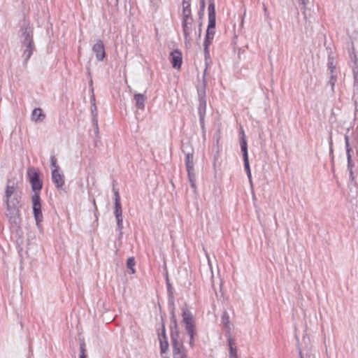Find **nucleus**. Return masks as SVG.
I'll return each instance as SVG.
<instances>
[{
	"instance_id": "obj_1",
	"label": "nucleus",
	"mask_w": 358,
	"mask_h": 358,
	"mask_svg": "<svg viewBox=\"0 0 358 358\" xmlns=\"http://www.w3.org/2000/svg\"><path fill=\"white\" fill-rule=\"evenodd\" d=\"M4 202L6 206V216L12 227L19 228L21 223L22 192L14 185H7Z\"/></svg>"
},
{
	"instance_id": "obj_2",
	"label": "nucleus",
	"mask_w": 358,
	"mask_h": 358,
	"mask_svg": "<svg viewBox=\"0 0 358 358\" xmlns=\"http://www.w3.org/2000/svg\"><path fill=\"white\" fill-rule=\"evenodd\" d=\"M27 177L31 185L32 191L34 192L31 196V201L36 225L40 231H42L41 222L43 220V216L41 210L40 192L43 187V181L40 178L39 171L33 167L28 169Z\"/></svg>"
},
{
	"instance_id": "obj_3",
	"label": "nucleus",
	"mask_w": 358,
	"mask_h": 358,
	"mask_svg": "<svg viewBox=\"0 0 358 358\" xmlns=\"http://www.w3.org/2000/svg\"><path fill=\"white\" fill-rule=\"evenodd\" d=\"M171 342L173 348V358H187V354L180 339V331L176 317H171Z\"/></svg>"
},
{
	"instance_id": "obj_4",
	"label": "nucleus",
	"mask_w": 358,
	"mask_h": 358,
	"mask_svg": "<svg viewBox=\"0 0 358 358\" xmlns=\"http://www.w3.org/2000/svg\"><path fill=\"white\" fill-rule=\"evenodd\" d=\"M182 322L189 337V345L191 348L194 347V336L196 333L195 320L192 312L187 307L182 308Z\"/></svg>"
},
{
	"instance_id": "obj_5",
	"label": "nucleus",
	"mask_w": 358,
	"mask_h": 358,
	"mask_svg": "<svg viewBox=\"0 0 358 358\" xmlns=\"http://www.w3.org/2000/svg\"><path fill=\"white\" fill-rule=\"evenodd\" d=\"M240 146L243 153V158L244 162V168L246 171L248 178L250 183H252V176L249 164L248 152V143L245 132L242 128H241V137H240Z\"/></svg>"
},
{
	"instance_id": "obj_6",
	"label": "nucleus",
	"mask_w": 358,
	"mask_h": 358,
	"mask_svg": "<svg viewBox=\"0 0 358 358\" xmlns=\"http://www.w3.org/2000/svg\"><path fill=\"white\" fill-rule=\"evenodd\" d=\"M20 43L24 44L34 41V30L28 24L24 23L21 27Z\"/></svg>"
},
{
	"instance_id": "obj_7",
	"label": "nucleus",
	"mask_w": 358,
	"mask_h": 358,
	"mask_svg": "<svg viewBox=\"0 0 358 358\" xmlns=\"http://www.w3.org/2000/svg\"><path fill=\"white\" fill-rule=\"evenodd\" d=\"M198 114L199 116L206 115V91L205 86L203 88H198Z\"/></svg>"
},
{
	"instance_id": "obj_8",
	"label": "nucleus",
	"mask_w": 358,
	"mask_h": 358,
	"mask_svg": "<svg viewBox=\"0 0 358 358\" xmlns=\"http://www.w3.org/2000/svg\"><path fill=\"white\" fill-rule=\"evenodd\" d=\"M21 45L22 48V57L23 58V64L24 66H27L29 59L31 58L36 49L34 41L25 43Z\"/></svg>"
},
{
	"instance_id": "obj_9",
	"label": "nucleus",
	"mask_w": 358,
	"mask_h": 358,
	"mask_svg": "<svg viewBox=\"0 0 358 358\" xmlns=\"http://www.w3.org/2000/svg\"><path fill=\"white\" fill-rule=\"evenodd\" d=\"M92 51L95 54L97 61L101 62L103 60L106 56V51L104 44L101 40H96L92 46Z\"/></svg>"
},
{
	"instance_id": "obj_10",
	"label": "nucleus",
	"mask_w": 358,
	"mask_h": 358,
	"mask_svg": "<svg viewBox=\"0 0 358 358\" xmlns=\"http://www.w3.org/2000/svg\"><path fill=\"white\" fill-rule=\"evenodd\" d=\"M166 287H167V293H168V303L171 308V317L173 316L176 317V315H175V298H174V294H173V287H172L171 284L170 283L168 276H166Z\"/></svg>"
},
{
	"instance_id": "obj_11",
	"label": "nucleus",
	"mask_w": 358,
	"mask_h": 358,
	"mask_svg": "<svg viewBox=\"0 0 358 358\" xmlns=\"http://www.w3.org/2000/svg\"><path fill=\"white\" fill-rule=\"evenodd\" d=\"M169 59L174 69H180L182 62V55L181 51L178 49L172 51L170 54Z\"/></svg>"
},
{
	"instance_id": "obj_12",
	"label": "nucleus",
	"mask_w": 358,
	"mask_h": 358,
	"mask_svg": "<svg viewBox=\"0 0 358 358\" xmlns=\"http://www.w3.org/2000/svg\"><path fill=\"white\" fill-rule=\"evenodd\" d=\"M113 199H114V205H115V210L114 214L115 217H122V204L120 201V196L119 194L118 189L113 187Z\"/></svg>"
},
{
	"instance_id": "obj_13",
	"label": "nucleus",
	"mask_w": 358,
	"mask_h": 358,
	"mask_svg": "<svg viewBox=\"0 0 358 358\" xmlns=\"http://www.w3.org/2000/svg\"><path fill=\"white\" fill-rule=\"evenodd\" d=\"M208 24L206 31H209V34H211L212 36L214 37L215 31V26H216V17H215V10H213V6H210L208 8Z\"/></svg>"
},
{
	"instance_id": "obj_14",
	"label": "nucleus",
	"mask_w": 358,
	"mask_h": 358,
	"mask_svg": "<svg viewBox=\"0 0 358 358\" xmlns=\"http://www.w3.org/2000/svg\"><path fill=\"white\" fill-rule=\"evenodd\" d=\"M52 181L58 189H62L64 185V176L59 171L52 170Z\"/></svg>"
},
{
	"instance_id": "obj_15",
	"label": "nucleus",
	"mask_w": 358,
	"mask_h": 358,
	"mask_svg": "<svg viewBox=\"0 0 358 358\" xmlns=\"http://www.w3.org/2000/svg\"><path fill=\"white\" fill-rule=\"evenodd\" d=\"M193 21L192 16V10L189 1L182 0V20Z\"/></svg>"
},
{
	"instance_id": "obj_16",
	"label": "nucleus",
	"mask_w": 358,
	"mask_h": 358,
	"mask_svg": "<svg viewBox=\"0 0 358 358\" xmlns=\"http://www.w3.org/2000/svg\"><path fill=\"white\" fill-rule=\"evenodd\" d=\"M345 143L346 154H347V159H348V170H350V169H353L355 164L352 162V156L350 154V152L352 151V148L350 145L349 137L347 135L345 136Z\"/></svg>"
},
{
	"instance_id": "obj_17",
	"label": "nucleus",
	"mask_w": 358,
	"mask_h": 358,
	"mask_svg": "<svg viewBox=\"0 0 358 358\" xmlns=\"http://www.w3.org/2000/svg\"><path fill=\"white\" fill-rule=\"evenodd\" d=\"M193 21L182 20V28L185 42L189 41L192 32V24Z\"/></svg>"
},
{
	"instance_id": "obj_18",
	"label": "nucleus",
	"mask_w": 358,
	"mask_h": 358,
	"mask_svg": "<svg viewBox=\"0 0 358 358\" xmlns=\"http://www.w3.org/2000/svg\"><path fill=\"white\" fill-rule=\"evenodd\" d=\"M213 38L214 37L212 36L210 34H209V31H206L203 42V50L206 58L209 56V46L212 43Z\"/></svg>"
},
{
	"instance_id": "obj_19",
	"label": "nucleus",
	"mask_w": 358,
	"mask_h": 358,
	"mask_svg": "<svg viewBox=\"0 0 358 358\" xmlns=\"http://www.w3.org/2000/svg\"><path fill=\"white\" fill-rule=\"evenodd\" d=\"M134 100L136 101V106L138 109L143 110L145 108V102L146 96L143 94H136L134 95Z\"/></svg>"
},
{
	"instance_id": "obj_20",
	"label": "nucleus",
	"mask_w": 358,
	"mask_h": 358,
	"mask_svg": "<svg viewBox=\"0 0 358 358\" xmlns=\"http://www.w3.org/2000/svg\"><path fill=\"white\" fill-rule=\"evenodd\" d=\"M45 115L43 113L41 108H36L33 110L31 113V120L34 122H41L45 118Z\"/></svg>"
},
{
	"instance_id": "obj_21",
	"label": "nucleus",
	"mask_w": 358,
	"mask_h": 358,
	"mask_svg": "<svg viewBox=\"0 0 358 358\" xmlns=\"http://www.w3.org/2000/svg\"><path fill=\"white\" fill-rule=\"evenodd\" d=\"M194 156L192 153H187L185 157V165L187 173L194 171Z\"/></svg>"
},
{
	"instance_id": "obj_22",
	"label": "nucleus",
	"mask_w": 358,
	"mask_h": 358,
	"mask_svg": "<svg viewBox=\"0 0 358 358\" xmlns=\"http://www.w3.org/2000/svg\"><path fill=\"white\" fill-rule=\"evenodd\" d=\"M221 321H222V323L224 324V327L227 329L228 334H230L231 327H230L229 315L226 310H224L222 313V315L221 317Z\"/></svg>"
},
{
	"instance_id": "obj_23",
	"label": "nucleus",
	"mask_w": 358,
	"mask_h": 358,
	"mask_svg": "<svg viewBox=\"0 0 358 358\" xmlns=\"http://www.w3.org/2000/svg\"><path fill=\"white\" fill-rule=\"evenodd\" d=\"M327 67H328V73L329 75H335L337 74V72L336 71V65L334 63L333 58L329 57L328 62H327Z\"/></svg>"
},
{
	"instance_id": "obj_24",
	"label": "nucleus",
	"mask_w": 358,
	"mask_h": 358,
	"mask_svg": "<svg viewBox=\"0 0 358 358\" xmlns=\"http://www.w3.org/2000/svg\"><path fill=\"white\" fill-rule=\"evenodd\" d=\"M159 343H160V351L162 354L166 353L169 348V343L168 340H163L161 336H159Z\"/></svg>"
},
{
	"instance_id": "obj_25",
	"label": "nucleus",
	"mask_w": 358,
	"mask_h": 358,
	"mask_svg": "<svg viewBox=\"0 0 358 358\" xmlns=\"http://www.w3.org/2000/svg\"><path fill=\"white\" fill-rule=\"evenodd\" d=\"M352 74L354 77V86L358 88V65H351Z\"/></svg>"
},
{
	"instance_id": "obj_26",
	"label": "nucleus",
	"mask_w": 358,
	"mask_h": 358,
	"mask_svg": "<svg viewBox=\"0 0 358 358\" xmlns=\"http://www.w3.org/2000/svg\"><path fill=\"white\" fill-rule=\"evenodd\" d=\"M338 74L335 75H329V80L328 81V85L331 87V90L332 93H334L335 85L337 82Z\"/></svg>"
},
{
	"instance_id": "obj_27",
	"label": "nucleus",
	"mask_w": 358,
	"mask_h": 358,
	"mask_svg": "<svg viewBox=\"0 0 358 358\" xmlns=\"http://www.w3.org/2000/svg\"><path fill=\"white\" fill-rule=\"evenodd\" d=\"M135 264H136L135 259L133 257L127 259V268L131 270V273L133 274L136 272L135 268H134Z\"/></svg>"
},
{
	"instance_id": "obj_28",
	"label": "nucleus",
	"mask_w": 358,
	"mask_h": 358,
	"mask_svg": "<svg viewBox=\"0 0 358 358\" xmlns=\"http://www.w3.org/2000/svg\"><path fill=\"white\" fill-rule=\"evenodd\" d=\"M117 220V229L119 231V237L122 236L123 219L122 217H115Z\"/></svg>"
},
{
	"instance_id": "obj_29",
	"label": "nucleus",
	"mask_w": 358,
	"mask_h": 358,
	"mask_svg": "<svg viewBox=\"0 0 358 358\" xmlns=\"http://www.w3.org/2000/svg\"><path fill=\"white\" fill-rule=\"evenodd\" d=\"M50 165L52 166V170H55L56 171H59V166L57 164V158L55 155H51L50 159Z\"/></svg>"
},
{
	"instance_id": "obj_30",
	"label": "nucleus",
	"mask_w": 358,
	"mask_h": 358,
	"mask_svg": "<svg viewBox=\"0 0 358 358\" xmlns=\"http://www.w3.org/2000/svg\"><path fill=\"white\" fill-rule=\"evenodd\" d=\"M225 335L227 337V343H228L229 349L230 350L231 348H236V343H235L234 339L231 337V334H229L228 331H227Z\"/></svg>"
},
{
	"instance_id": "obj_31",
	"label": "nucleus",
	"mask_w": 358,
	"mask_h": 358,
	"mask_svg": "<svg viewBox=\"0 0 358 358\" xmlns=\"http://www.w3.org/2000/svg\"><path fill=\"white\" fill-rule=\"evenodd\" d=\"M188 178L191 184V187L193 189H196V184H195V176L193 173V171H190L189 173H187Z\"/></svg>"
},
{
	"instance_id": "obj_32",
	"label": "nucleus",
	"mask_w": 358,
	"mask_h": 358,
	"mask_svg": "<svg viewBox=\"0 0 358 358\" xmlns=\"http://www.w3.org/2000/svg\"><path fill=\"white\" fill-rule=\"evenodd\" d=\"M85 351V343L84 341H82L80 343V358H86Z\"/></svg>"
},
{
	"instance_id": "obj_33",
	"label": "nucleus",
	"mask_w": 358,
	"mask_h": 358,
	"mask_svg": "<svg viewBox=\"0 0 358 358\" xmlns=\"http://www.w3.org/2000/svg\"><path fill=\"white\" fill-rule=\"evenodd\" d=\"M229 358H238L236 348H231Z\"/></svg>"
},
{
	"instance_id": "obj_34",
	"label": "nucleus",
	"mask_w": 358,
	"mask_h": 358,
	"mask_svg": "<svg viewBox=\"0 0 358 358\" xmlns=\"http://www.w3.org/2000/svg\"><path fill=\"white\" fill-rule=\"evenodd\" d=\"M200 12L203 14L206 9V0H199Z\"/></svg>"
},
{
	"instance_id": "obj_35",
	"label": "nucleus",
	"mask_w": 358,
	"mask_h": 358,
	"mask_svg": "<svg viewBox=\"0 0 358 358\" xmlns=\"http://www.w3.org/2000/svg\"><path fill=\"white\" fill-rule=\"evenodd\" d=\"M205 116L206 115L199 116V122H200L201 127L202 128L203 130H204V128H205V122H204Z\"/></svg>"
},
{
	"instance_id": "obj_36",
	"label": "nucleus",
	"mask_w": 358,
	"mask_h": 358,
	"mask_svg": "<svg viewBox=\"0 0 358 358\" xmlns=\"http://www.w3.org/2000/svg\"><path fill=\"white\" fill-rule=\"evenodd\" d=\"M349 171V178L351 182H355V177L354 176L353 169L348 170Z\"/></svg>"
},
{
	"instance_id": "obj_37",
	"label": "nucleus",
	"mask_w": 358,
	"mask_h": 358,
	"mask_svg": "<svg viewBox=\"0 0 358 358\" xmlns=\"http://www.w3.org/2000/svg\"><path fill=\"white\" fill-rule=\"evenodd\" d=\"M301 4L302 5V7L301 8V11L304 15V18L306 19V6L308 4V3H306V4H304V3H301Z\"/></svg>"
},
{
	"instance_id": "obj_38",
	"label": "nucleus",
	"mask_w": 358,
	"mask_h": 358,
	"mask_svg": "<svg viewBox=\"0 0 358 358\" xmlns=\"http://www.w3.org/2000/svg\"><path fill=\"white\" fill-rule=\"evenodd\" d=\"M350 57H351V61L352 62V65H355V64L357 65H358L357 56L354 53L350 55Z\"/></svg>"
},
{
	"instance_id": "obj_39",
	"label": "nucleus",
	"mask_w": 358,
	"mask_h": 358,
	"mask_svg": "<svg viewBox=\"0 0 358 358\" xmlns=\"http://www.w3.org/2000/svg\"><path fill=\"white\" fill-rule=\"evenodd\" d=\"M208 8H210V6H213V10H215V0H208Z\"/></svg>"
},
{
	"instance_id": "obj_40",
	"label": "nucleus",
	"mask_w": 358,
	"mask_h": 358,
	"mask_svg": "<svg viewBox=\"0 0 358 358\" xmlns=\"http://www.w3.org/2000/svg\"><path fill=\"white\" fill-rule=\"evenodd\" d=\"M96 113L94 116H96ZM94 124L96 126L95 133L98 134L99 133L98 122H97V120L95 118V117H94Z\"/></svg>"
},
{
	"instance_id": "obj_41",
	"label": "nucleus",
	"mask_w": 358,
	"mask_h": 358,
	"mask_svg": "<svg viewBox=\"0 0 358 358\" xmlns=\"http://www.w3.org/2000/svg\"><path fill=\"white\" fill-rule=\"evenodd\" d=\"M159 336H161L163 340L167 339L164 328L163 329L162 334L159 335Z\"/></svg>"
},
{
	"instance_id": "obj_42",
	"label": "nucleus",
	"mask_w": 358,
	"mask_h": 358,
	"mask_svg": "<svg viewBox=\"0 0 358 358\" xmlns=\"http://www.w3.org/2000/svg\"><path fill=\"white\" fill-rule=\"evenodd\" d=\"M201 31H202V24L200 23L199 24V29H198V37L200 38L201 37Z\"/></svg>"
},
{
	"instance_id": "obj_43",
	"label": "nucleus",
	"mask_w": 358,
	"mask_h": 358,
	"mask_svg": "<svg viewBox=\"0 0 358 358\" xmlns=\"http://www.w3.org/2000/svg\"><path fill=\"white\" fill-rule=\"evenodd\" d=\"M329 153L330 155H332L333 154V149H332V141L331 139L330 140V142H329Z\"/></svg>"
},
{
	"instance_id": "obj_44",
	"label": "nucleus",
	"mask_w": 358,
	"mask_h": 358,
	"mask_svg": "<svg viewBox=\"0 0 358 358\" xmlns=\"http://www.w3.org/2000/svg\"><path fill=\"white\" fill-rule=\"evenodd\" d=\"M300 3H309V0H299Z\"/></svg>"
},
{
	"instance_id": "obj_45",
	"label": "nucleus",
	"mask_w": 358,
	"mask_h": 358,
	"mask_svg": "<svg viewBox=\"0 0 358 358\" xmlns=\"http://www.w3.org/2000/svg\"><path fill=\"white\" fill-rule=\"evenodd\" d=\"M299 358H304L302 351L301 350H299Z\"/></svg>"
},
{
	"instance_id": "obj_46",
	"label": "nucleus",
	"mask_w": 358,
	"mask_h": 358,
	"mask_svg": "<svg viewBox=\"0 0 358 358\" xmlns=\"http://www.w3.org/2000/svg\"><path fill=\"white\" fill-rule=\"evenodd\" d=\"M96 111V106L94 104V108H92V113L94 114V112Z\"/></svg>"
},
{
	"instance_id": "obj_47",
	"label": "nucleus",
	"mask_w": 358,
	"mask_h": 358,
	"mask_svg": "<svg viewBox=\"0 0 358 358\" xmlns=\"http://www.w3.org/2000/svg\"><path fill=\"white\" fill-rule=\"evenodd\" d=\"M263 8H264V10L265 13H267V8H266L265 4H263Z\"/></svg>"
},
{
	"instance_id": "obj_48",
	"label": "nucleus",
	"mask_w": 358,
	"mask_h": 358,
	"mask_svg": "<svg viewBox=\"0 0 358 358\" xmlns=\"http://www.w3.org/2000/svg\"><path fill=\"white\" fill-rule=\"evenodd\" d=\"M93 203H94V206H96V202H95V199H93ZM96 208V207H95Z\"/></svg>"
},
{
	"instance_id": "obj_49",
	"label": "nucleus",
	"mask_w": 358,
	"mask_h": 358,
	"mask_svg": "<svg viewBox=\"0 0 358 358\" xmlns=\"http://www.w3.org/2000/svg\"><path fill=\"white\" fill-rule=\"evenodd\" d=\"M118 0H116V1L117 2Z\"/></svg>"
},
{
	"instance_id": "obj_50",
	"label": "nucleus",
	"mask_w": 358,
	"mask_h": 358,
	"mask_svg": "<svg viewBox=\"0 0 358 358\" xmlns=\"http://www.w3.org/2000/svg\"><path fill=\"white\" fill-rule=\"evenodd\" d=\"M164 358H168V357H164Z\"/></svg>"
}]
</instances>
